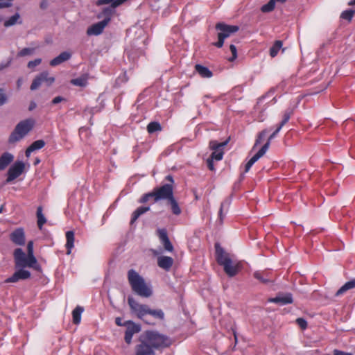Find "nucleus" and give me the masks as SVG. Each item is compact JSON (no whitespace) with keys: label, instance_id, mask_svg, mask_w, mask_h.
I'll return each instance as SVG.
<instances>
[{"label":"nucleus","instance_id":"13","mask_svg":"<svg viewBox=\"0 0 355 355\" xmlns=\"http://www.w3.org/2000/svg\"><path fill=\"white\" fill-rule=\"evenodd\" d=\"M135 355H155V351L141 335L139 338V344L135 347Z\"/></svg>","mask_w":355,"mask_h":355},{"label":"nucleus","instance_id":"17","mask_svg":"<svg viewBox=\"0 0 355 355\" xmlns=\"http://www.w3.org/2000/svg\"><path fill=\"white\" fill-rule=\"evenodd\" d=\"M268 301L280 305H286L293 302V295L290 293H280L275 297L270 298Z\"/></svg>","mask_w":355,"mask_h":355},{"label":"nucleus","instance_id":"2","mask_svg":"<svg viewBox=\"0 0 355 355\" xmlns=\"http://www.w3.org/2000/svg\"><path fill=\"white\" fill-rule=\"evenodd\" d=\"M215 249L216 259L218 263L223 267V270L228 277H234L241 269V262H234L230 254L225 252L219 243L215 244Z\"/></svg>","mask_w":355,"mask_h":355},{"label":"nucleus","instance_id":"56","mask_svg":"<svg viewBox=\"0 0 355 355\" xmlns=\"http://www.w3.org/2000/svg\"><path fill=\"white\" fill-rule=\"evenodd\" d=\"M49 6V1L48 0H42L41 2H40V8L43 10H45L46 8H47Z\"/></svg>","mask_w":355,"mask_h":355},{"label":"nucleus","instance_id":"20","mask_svg":"<svg viewBox=\"0 0 355 355\" xmlns=\"http://www.w3.org/2000/svg\"><path fill=\"white\" fill-rule=\"evenodd\" d=\"M173 264V259L168 256H161L157 259V265L159 268L168 271Z\"/></svg>","mask_w":355,"mask_h":355},{"label":"nucleus","instance_id":"18","mask_svg":"<svg viewBox=\"0 0 355 355\" xmlns=\"http://www.w3.org/2000/svg\"><path fill=\"white\" fill-rule=\"evenodd\" d=\"M107 25V21H101L90 26L87 30V35H99Z\"/></svg>","mask_w":355,"mask_h":355},{"label":"nucleus","instance_id":"52","mask_svg":"<svg viewBox=\"0 0 355 355\" xmlns=\"http://www.w3.org/2000/svg\"><path fill=\"white\" fill-rule=\"evenodd\" d=\"M281 129L282 128H279V126L278 125L277 128H276V130L270 135L267 142L266 143V144H268V147L270 146L271 140L273 139L277 136V135Z\"/></svg>","mask_w":355,"mask_h":355},{"label":"nucleus","instance_id":"47","mask_svg":"<svg viewBox=\"0 0 355 355\" xmlns=\"http://www.w3.org/2000/svg\"><path fill=\"white\" fill-rule=\"evenodd\" d=\"M41 62H42V59L41 58H36L34 60L29 61L28 62L27 67H28V68H29L31 69H34V68L36 66L40 64Z\"/></svg>","mask_w":355,"mask_h":355},{"label":"nucleus","instance_id":"40","mask_svg":"<svg viewBox=\"0 0 355 355\" xmlns=\"http://www.w3.org/2000/svg\"><path fill=\"white\" fill-rule=\"evenodd\" d=\"M293 114V110L288 109L286 110L283 116V119L279 124V128H282V127L289 121L291 115Z\"/></svg>","mask_w":355,"mask_h":355},{"label":"nucleus","instance_id":"8","mask_svg":"<svg viewBox=\"0 0 355 355\" xmlns=\"http://www.w3.org/2000/svg\"><path fill=\"white\" fill-rule=\"evenodd\" d=\"M14 260L15 268L24 269L26 267L35 268L37 265V259L35 258L33 261L30 259V255L26 254L21 248H17L14 251Z\"/></svg>","mask_w":355,"mask_h":355},{"label":"nucleus","instance_id":"41","mask_svg":"<svg viewBox=\"0 0 355 355\" xmlns=\"http://www.w3.org/2000/svg\"><path fill=\"white\" fill-rule=\"evenodd\" d=\"M354 13L355 10L352 9L344 10L340 15V18L347 20L348 21H351Z\"/></svg>","mask_w":355,"mask_h":355},{"label":"nucleus","instance_id":"49","mask_svg":"<svg viewBox=\"0 0 355 355\" xmlns=\"http://www.w3.org/2000/svg\"><path fill=\"white\" fill-rule=\"evenodd\" d=\"M296 323L303 330L307 328V322L303 318H297Z\"/></svg>","mask_w":355,"mask_h":355},{"label":"nucleus","instance_id":"30","mask_svg":"<svg viewBox=\"0 0 355 355\" xmlns=\"http://www.w3.org/2000/svg\"><path fill=\"white\" fill-rule=\"evenodd\" d=\"M253 276L255 279L259 280L263 284H268L271 282L270 279L268 276L266 272L256 271L254 272Z\"/></svg>","mask_w":355,"mask_h":355},{"label":"nucleus","instance_id":"7","mask_svg":"<svg viewBox=\"0 0 355 355\" xmlns=\"http://www.w3.org/2000/svg\"><path fill=\"white\" fill-rule=\"evenodd\" d=\"M34 121L26 119L20 121L10 134L8 141L10 144L15 143L24 137L33 128Z\"/></svg>","mask_w":355,"mask_h":355},{"label":"nucleus","instance_id":"62","mask_svg":"<svg viewBox=\"0 0 355 355\" xmlns=\"http://www.w3.org/2000/svg\"><path fill=\"white\" fill-rule=\"evenodd\" d=\"M234 336L235 342L236 343L237 342V336H236L235 331H234Z\"/></svg>","mask_w":355,"mask_h":355},{"label":"nucleus","instance_id":"59","mask_svg":"<svg viewBox=\"0 0 355 355\" xmlns=\"http://www.w3.org/2000/svg\"><path fill=\"white\" fill-rule=\"evenodd\" d=\"M36 107H37V104L35 103V102H34V101H31V102L30 103L28 110H29L30 111H32V110H34Z\"/></svg>","mask_w":355,"mask_h":355},{"label":"nucleus","instance_id":"4","mask_svg":"<svg viewBox=\"0 0 355 355\" xmlns=\"http://www.w3.org/2000/svg\"><path fill=\"white\" fill-rule=\"evenodd\" d=\"M141 336L145 338L152 348L156 351H162L172 345V339L156 330H147Z\"/></svg>","mask_w":355,"mask_h":355},{"label":"nucleus","instance_id":"16","mask_svg":"<svg viewBox=\"0 0 355 355\" xmlns=\"http://www.w3.org/2000/svg\"><path fill=\"white\" fill-rule=\"evenodd\" d=\"M268 149V144H265L261 149L250 158V159L246 163L245 166V172L249 171L252 165L258 161L263 155L266 153Z\"/></svg>","mask_w":355,"mask_h":355},{"label":"nucleus","instance_id":"42","mask_svg":"<svg viewBox=\"0 0 355 355\" xmlns=\"http://www.w3.org/2000/svg\"><path fill=\"white\" fill-rule=\"evenodd\" d=\"M155 192L154 190L153 191L145 193L142 196V197L139 199V202L140 203H146L150 200L153 199L155 202Z\"/></svg>","mask_w":355,"mask_h":355},{"label":"nucleus","instance_id":"43","mask_svg":"<svg viewBox=\"0 0 355 355\" xmlns=\"http://www.w3.org/2000/svg\"><path fill=\"white\" fill-rule=\"evenodd\" d=\"M35 51V48H24L18 52V57H24L27 55H33Z\"/></svg>","mask_w":355,"mask_h":355},{"label":"nucleus","instance_id":"50","mask_svg":"<svg viewBox=\"0 0 355 355\" xmlns=\"http://www.w3.org/2000/svg\"><path fill=\"white\" fill-rule=\"evenodd\" d=\"M8 101V96L5 92V90L0 88V106L4 105Z\"/></svg>","mask_w":355,"mask_h":355},{"label":"nucleus","instance_id":"34","mask_svg":"<svg viewBox=\"0 0 355 355\" xmlns=\"http://www.w3.org/2000/svg\"><path fill=\"white\" fill-rule=\"evenodd\" d=\"M37 225L39 229L42 230V226L46 222V218L42 214V207H38L37 209Z\"/></svg>","mask_w":355,"mask_h":355},{"label":"nucleus","instance_id":"3","mask_svg":"<svg viewBox=\"0 0 355 355\" xmlns=\"http://www.w3.org/2000/svg\"><path fill=\"white\" fill-rule=\"evenodd\" d=\"M128 280L132 291L137 295L142 297H149L152 295L151 288L135 270L130 269L128 271Z\"/></svg>","mask_w":355,"mask_h":355},{"label":"nucleus","instance_id":"28","mask_svg":"<svg viewBox=\"0 0 355 355\" xmlns=\"http://www.w3.org/2000/svg\"><path fill=\"white\" fill-rule=\"evenodd\" d=\"M22 23V21L20 20V15L18 12H16L15 15H13L12 16L10 17L9 18H8L6 20H5L4 21V26L6 27H10V26H12L16 24H21Z\"/></svg>","mask_w":355,"mask_h":355},{"label":"nucleus","instance_id":"51","mask_svg":"<svg viewBox=\"0 0 355 355\" xmlns=\"http://www.w3.org/2000/svg\"><path fill=\"white\" fill-rule=\"evenodd\" d=\"M14 0H0V8H9L12 5Z\"/></svg>","mask_w":355,"mask_h":355},{"label":"nucleus","instance_id":"33","mask_svg":"<svg viewBox=\"0 0 355 355\" xmlns=\"http://www.w3.org/2000/svg\"><path fill=\"white\" fill-rule=\"evenodd\" d=\"M274 93H275V90L274 89H270L266 94H265V95L262 96L261 97H260L258 99L257 105L254 107L255 111H259L260 110H262L263 108L261 107V104L263 103L264 100L267 97H271L272 96H273Z\"/></svg>","mask_w":355,"mask_h":355},{"label":"nucleus","instance_id":"37","mask_svg":"<svg viewBox=\"0 0 355 355\" xmlns=\"http://www.w3.org/2000/svg\"><path fill=\"white\" fill-rule=\"evenodd\" d=\"M127 0H98V5H103V4H109L110 3V6H112L114 7H118L123 4L125 1Z\"/></svg>","mask_w":355,"mask_h":355},{"label":"nucleus","instance_id":"12","mask_svg":"<svg viewBox=\"0 0 355 355\" xmlns=\"http://www.w3.org/2000/svg\"><path fill=\"white\" fill-rule=\"evenodd\" d=\"M124 327H126L124 336V340L130 345L132 343L134 334L141 331V327L140 324L135 323L132 320H127L124 322Z\"/></svg>","mask_w":355,"mask_h":355},{"label":"nucleus","instance_id":"9","mask_svg":"<svg viewBox=\"0 0 355 355\" xmlns=\"http://www.w3.org/2000/svg\"><path fill=\"white\" fill-rule=\"evenodd\" d=\"M55 82V78L49 76L47 71H44L38 74L33 80L30 89L32 91L36 90L43 83H45L47 86H51Z\"/></svg>","mask_w":355,"mask_h":355},{"label":"nucleus","instance_id":"61","mask_svg":"<svg viewBox=\"0 0 355 355\" xmlns=\"http://www.w3.org/2000/svg\"><path fill=\"white\" fill-rule=\"evenodd\" d=\"M349 6H355V0H352L349 2Z\"/></svg>","mask_w":355,"mask_h":355},{"label":"nucleus","instance_id":"39","mask_svg":"<svg viewBox=\"0 0 355 355\" xmlns=\"http://www.w3.org/2000/svg\"><path fill=\"white\" fill-rule=\"evenodd\" d=\"M71 83L76 86L85 87L87 84V80L85 77H78L71 80Z\"/></svg>","mask_w":355,"mask_h":355},{"label":"nucleus","instance_id":"44","mask_svg":"<svg viewBox=\"0 0 355 355\" xmlns=\"http://www.w3.org/2000/svg\"><path fill=\"white\" fill-rule=\"evenodd\" d=\"M45 146V142L42 139L35 141L31 144V148L33 150H40Z\"/></svg>","mask_w":355,"mask_h":355},{"label":"nucleus","instance_id":"5","mask_svg":"<svg viewBox=\"0 0 355 355\" xmlns=\"http://www.w3.org/2000/svg\"><path fill=\"white\" fill-rule=\"evenodd\" d=\"M215 29L217 32L218 41L212 43V44L217 48H221L224 44L225 40L236 33L239 30V27L236 25H229L224 22H218L216 24Z\"/></svg>","mask_w":355,"mask_h":355},{"label":"nucleus","instance_id":"21","mask_svg":"<svg viewBox=\"0 0 355 355\" xmlns=\"http://www.w3.org/2000/svg\"><path fill=\"white\" fill-rule=\"evenodd\" d=\"M14 160L12 154L8 152L3 153L0 156V171L6 169Z\"/></svg>","mask_w":355,"mask_h":355},{"label":"nucleus","instance_id":"63","mask_svg":"<svg viewBox=\"0 0 355 355\" xmlns=\"http://www.w3.org/2000/svg\"><path fill=\"white\" fill-rule=\"evenodd\" d=\"M286 0H277V2H281V3H284L285 2Z\"/></svg>","mask_w":355,"mask_h":355},{"label":"nucleus","instance_id":"35","mask_svg":"<svg viewBox=\"0 0 355 355\" xmlns=\"http://www.w3.org/2000/svg\"><path fill=\"white\" fill-rule=\"evenodd\" d=\"M276 1L277 0H270L267 3L263 5L261 7V12L264 13L272 12L275 9Z\"/></svg>","mask_w":355,"mask_h":355},{"label":"nucleus","instance_id":"14","mask_svg":"<svg viewBox=\"0 0 355 355\" xmlns=\"http://www.w3.org/2000/svg\"><path fill=\"white\" fill-rule=\"evenodd\" d=\"M31 274L30 271L25 270V269L19 268L13 273V275L12 276L7 278L4 281V282L5 283H15L20 280L28 279L31 277Z\"/></svg>","mask_w":355,"mask_h":355},{"label":"nucleus","instance_id":"22","mask_svg":"<svg viewBox=\"0 0 355 355\" xmlns=\"http://www.w3.org/2000/svg\"><path fill=\"white\" fill-rule=\"evenodd\" d=\"M230 204H231L230 198H226L221 202L220 207V209L218 211V220H219L220 224L223 223V219H224L226 214L227 213V211H228Z\"/></svg>","mask_w":355,"mask_h":355},{"label":"nucleus","instance_id":"46","mask_svg":"<svg viewBox=\"0 0 355 355\" xmlns=\"http://www.w3.org/2000/svg\"><path fill=\"white\" fill-rule=\"evenodd\" d=\"M27 252H28L27 254L30 255L31 260L33 261V259H35V257L34 256V252H33V241H30L28 242Z\"/></svg>","mask_w":355,"mask_h":355},{"label":"nucleus","instance_id":"38","mask_svg":"<svg viewBox=\"0 0 355 355\" xmlns=\"http://www.w3.org/2000/svg\"><path fill=\"white\" fill-rule=\"evenodd\" d=\"M162 127L159 123L153 121L148 123L147 126V130L149 133L152 134L157 131L161 130Z\"/></svg>","mask_w":355,"mask_h":355},{"label":"nucleus","instance_id":"25","mask_svg":"<svg viewBox=\"0 0 355 355\" xmlns=\"http://www.w3.org/2000/svg\"><path fill=\"white\" fill-rule=\"evenodd\" d=\"M66 248H67V254H70L71 252L72 248L74 247V232L73 231H67L66 232Z\"/></svg>","mask_w":355,"mask_h":355},{"label":"nucleus","instance_id":"45","mask_svg":"<svg viewBox=\"0 0 355 355\" xmlns=\"http://www.w3.org/2000/svg\"><path fill=\"white\" fill-rule=\"evenodd\" d=\"M268 133V130L265 129L263 130H262L261 132H260L257 136V138L256 139V141H255V144L253 146V149L258 145L259 144L262 140L264 139V137L266 136Z\"/></svg>","mask_w":355,"mask_h":355},{"label":"nucleus","instance_id":"64","mask_svg":"<svg viewBox=\"0 0 355 355\" xmlns=\"http://www.w3.org/2000/svg\"><path fill=\"white\" fill-rule=\"evenodd\" d=\"M272 101H274L273 103H276V98L273 97Z\"/></svg>","mask_w":355,"mask_h":355},{"label":"nucleus","instance_id":"31","mask_svg":"<svg viewBox=\"0 0 355 355\" xmlns=\"http://www.w3.org/2000/svg\"><path fill=\"white\" fill-rule=\"evenodd\" d=\"M84 309L80 306H76L72 311L73 322L78 324L80 322L81 315Z\"/></svg>","mask_w":355,"mask_h":355},{"label":"nucleus","instance_id":"32","mask_svg":"<svg viewBox=\"0 0 355 355\" xmlns=\"http://www.w3.org/2000/svg\"><path fill=\"white\" fill-rule=\"evenodd\" d=\"M168 203L170 205L173 214L178 216L181 214V209L174 196L168 200Z\"/></svg>","mask_w":355,"mask_h":355},{"label":"nucleus","instance_id":"24","mask_svg":"<svg viewBox=\"0 0 355 355\" xmlns=\"http://www.w3.org/2000/svg\"><path fill=\"white\" fill-rule=\"evenodd\" d=\"M116 7L109 6L103 9L102 12L98 15V18H103L102 21H107V24L110 21L111 17L115 12Z\"/></svg>","mask_w":355,"mask_h":355},{"label":"nucleus","instance_id":"54","mask_svg":"<svg viewBox=\"0 0 355 355\" xmlns=\"http://www.w3.org/2000/svg\"><path fill=\"white\" fill-rule=\"evenodd\" d=\"M65 101H66V99L64 98L58 96L55 97L52 100L51 103H52V104H58L60 102Z\"/></svg>","mask_w":355,"mask_h":355},{"label":"nucleus","instance_id":"6","mask_svg":"<svg viewBox=\"0 0 355 355\" xmlns=\"http://www.w3.org/2000/svg\"><path fill=\"white\" fill-rule=\"evenodd\" d=\"M165 180L168 182L159 187L153 189L155 192V202L163 200H170L173 197L174 180L171 175L166 176Z\"/></svg>","mask_w":355,"mask_h":355},{"label":"nucleus","instance_id":"48","mask_svg":"<svg viewBox=\"0 0 355 355\" xmlns=\"http://www.w3.org/2000/svg\"><path fill=\"white\" fill-rule=\"evenodd\" d=\"M230 50L232 54V57L229 58V61L233 62L237 58V49L235 45L231 44L230 46Z\"/></svg>","mask_w":355,"mask_h":355},{"label":"nucleus","instance_id":"58","mask_svg":"<svg viewBox=\"0 0 355 355\" xmlns=\"http://www.w3.org/2000/svg\"><path fill=\"white\" fill-rule=\"evenodd\" d=\"M33 149L31 148V146H29L27 149L26 150L25 154L26 157H29L32 152H33Z\"/></svg>","mask_w":355,"mask_h":355},{"label":"nucleus","instance_id":"36","mask_svg":"<svg viewBox=\"0 0 355 355\" xmlns=\"http://www.w3.org/2000/svg\"><path fill=\"white\" fill-rule=\"evenodd\" d=\"M282 46V42L280 40H277L272 45V46L270 49V55L271 57L274 58L275 57L279 51L281 49Z\"/></svg>","mask_w":355,"mask_h":355},{"label":"nucleus","instance_id":"15","mask_svg":"<svg viewBox=\"0 0 355 355\" xmlns=\"http://www.w3.org/2000/svg\"><path fill=\"white\" fill-rule=\"evenodd\" d=\"M157 235L164 249L168 252H173L174 248L168 236L167 230L165 228H159L157 230Z\"/></svg>","mask_w":355,"mask_h":355},{"label":"nucleus","instance_id":"60","mask_svg":"<svg viewBox=\"0 0 355 355\" xmlns=\"http://www.w3.org/2000/svg\"><path fill=\"white\" fill-rule=\"evenodd\" d=\"M22 81H23V80H22V78H19L17 80V87H18V88H20V87H21V84H22Z\"/></svg>","mask_w":355,"mask_h":355},{"label":"nucleus","instance_id":"10","mask_svg":"<svg viewBox=\"0 0 355 355\" xmlns=\"http://www.w3.org/2000/svg\"><path fill=\"white\" fill-rule=\"evenodd\" d=\"M230 141V138L226 139L225 141L223 142H218L215 140H211L209 142V147L211 150H213V153H211L210 156V159H216L217 161H220L223 157V148L227 145L228 142Z\"/></svg>","mask_w":355,"mask_h":355},{"label":"nucleus","instance_id":"23","mask_svg":"<svg viewBox=\"0 0 355 355\" xmlns=\"http://www.w3.org/2000/svg\"><path fill=\"white\" fill-rule=\"evenodd\" d=\"M71 57V54L67 51L62 52L59 55L54 58L50 61V64L53 67L59 65L60 64L67 61Z\"/></svg>","mask_w":355,"mask_h":355},{"label":"nucleus","instance_id":"57","mask_svg":"<svg viewBox=\"0 0 355 355\" xmlns=\"http://www.w3.org/2000/svg\"><path fill=\"white\" fill-rule=\"evenodd\" d=\"M115 324L119 327H124V322H122V319L120 317L115 318Z\"/></svg>","mask_w":355,"mask_h":355},{"label":"nucleus","instance_id":"29","mask_svg":"<svg viewBox=\"0 0 355 355\" xmlns=\"http://www.w3.org/2000/svg\"><path fill=\"white\" fill-rule=\"evenodd\" d=\"M149 210H150V207L149 206H148V207H144V206L139 207L133 212V214L132 215L130 223L133 224L141 215L144 214V213L147 212Z\"/></svg>","mask_w":355,"mask_h":355},{"label":"nucleus","instance_id":"27","mask_svg":"<svg viewBox=\"0 0 355 355\" xmlns=\"http://www.w3.org/2000/svg\"><path fill=\"white\" fill-rule=\"evenodd\" d=\"M355 288V278L347 282L344 285H343L336 292V295L339 296L345 293L347 291L354 288Z\"/></svg>","mask_w":355,"mask_h":355},{"label":"nucleus","instance_id":"26","mask_svg":"<svg viewBox=\"0 0 355 355\" xmlns=\"http://www.w3.org/2000/svg\"><path fill=\"white\" fill-rule=\"evenodd\" d=\"M196 71L202 77L205 78H209L212 77L213 73L207 67L201 64H196L195 66Z\"/></svg>","mask_w":355,"mask_h":355},{"label":"nucleus","instance_id":"11","mask_svg":"<svg viewBox=\"0 0 355 355\" xmlns=\"http://www.w3.org/2000/svg\"><path fill=\"white\" fill-rule=\"evenodd\" d=\"M25 168L22 161H16L8 169L6 183H10L19 177Z\"/></svg>","mask_w":355,"mask_h":355},{"label":"nucleus","instance_id":"55","mask_svg":"<svg viewBox=\"0 0 355 355\" xmlns=\"http://www.w3.org/2000/svg\"><path fill=\"white\" fill-rule=\"evenodd\" d=\"M207 164L210 171L214 170V160L212 159L208 158L207 160Z\"/></svg>","mask_w":355,"mask_h":355},{"label":"nucleus","instance_id":"53","mask_svg":"<svg viewBox=\"0 0 355 355\" xmlns=\"http://www.w3.org/2000/svg\"><path fill=\"white\" fill-rule=\"evenodd\" d=\"M333 355H354L352 353L346 352L339 349H334L333 351Z\"/></svg>","mask_w":355,"mask_h":355},{"label":"nucleus","instance_id":"19","mask_svg":"<svg viewBox=\"0 0 355 355\" xmlns=\"http://www.w3.org/2000/svg\"><path fill=\"white\" fill-rule=\"evenodd\" d=\"M10 240L17 245H24L25 244V234L22 228H17L10 235Z\"/></svg>","mask_w":355,"mask_h":355},{"label":"nucleus","instance_id":"1","mask_svg":"<svg viewBox=\"0 0 355 355\" xmlns=\"http://www.w3.org/2000/svg\"><path fill=\"white\" fill-rule=\"evenodd\" d=\"M128 303L132 313L136 315L139 319L149 324H153L154 323H151L146 319L147 315H150L153 318L160 320L164 319V313L162 309H152L146 304L139 303L132 296H128Z\"/></svg>","mask_w":355,"mask_h":355}]
</instances>
